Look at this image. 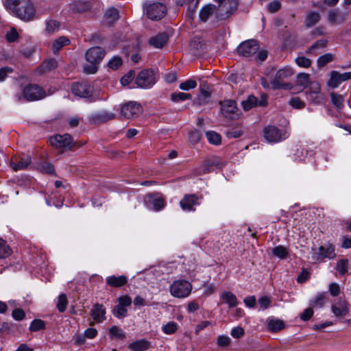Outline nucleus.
I'll list each match as a JSON object with an SVG mask.
<instances>
[{
  "label": "nucleus",
  "instance_id": "obj_1",
  "mask_svg": "<svg viewBox=\"0 0 351 351\" xmlns=\"http://www.w3.org/2000/svg\"><path fill=\"white\" fill-rule=\"evenodd\" d=\"M105 54V50L100 47L89 49L86 53V59L91 65L84 66V71L86 73H96L97 70L96 65L102 60Z\"/></svg>",
  "mask_w": 351,
  "mask_h": 351
},
{
  "label": "nucleus",
  "instance_id": "obj_2",
  "mask_svg": "<svg viewBox=\"0 0 351 351\" xmlns=\"http://www.w3.org/2000/svg\"><path fill=\"white\" fill-rule=\"evenodd\" d=\"M35 12L36 10L32 1L23 0L21 1L12 14L24 21H29L34 19Z\"/></svg>",
  "mask_w": 351,
  "mask_h": 351
},
{
  "label": "nucleus",
  "instance_id": "obj_3",
  "mask_svg": "<svg viewBox=\"0 0 351 351\" xmlns=\"http://www.w3.org/2000/svg\"><path fill=\"white\" fill-rule=\"evenodd\" d=\"M192 286L189 282L184 280L174 281L170 286V293L176 298H183L189 295Z\"/></svg>",
  "mask_w": 351,
  "mask_h": 351
},
{
  "label": "nucleus",
  "instance_id": "obj_4",
  "mask_svg": "<svg viewBox=\"0 0 351 351\" xmlns=\"http://www.w3.org/2000/svg\"><path fill=\"white\" fill-rule=\"evenodd\" d=\"M135 82L139 88H149L156 82V73L152 69L143 70L138 74Z\"/></svg>",
  "mask_w": 351,
  "mask_h": 351
},
{
  "label": "nucleus",
  "instance_id": "obj_5",
  "mask_svg": "<svg viewBox=\"0 0 351 351\" xmlns=\"http://www.w3.org/2000/svg\"><path fill=\"white\" fill-rule=\"evenodd\" d=\"M166 13L167 8L165 5L160 2L149 3L146 8V14L151 20H160L165 16Z\"/></svg>",
  "mask_w": 351,
  "mask_h": 351
},
{
  "label": "nucleus",
  "instance_id": "obj_6",
  "mask_svg": "<svg viewBox=\"0 0 351 351\" xmlns=\"http://www.w3.org/2000/svg\"><path fill=\"white\" fill-rule=\"evenodd\" d=\"M222 114L230 119H237L241 114V111L237 107L236 101L232 99H226L220 101Z\"/></svg>",
  "mask_w": 351,
  "mask_h": 351
},
{
  "label": "nucleus",
  "instance_id": "obj_7",
  "mask_svg": "<svg viewBox=\"0 0 351 351\" xmlns=\"http://www.w3.org/2000/svg\"><path fill=\"white\" fill-rule=\"evenodd\" d=\"M259 49L257 40L251 39L243 42L237 48L238 53L245 58H250L256 54Z\"/></svg>",
  "mask_w": 351,
  "mask_h": 351
},
{
  "label": "nucleus",
  "instance_id": "obj_8",
  "mask_svg": "<svg viewBox=\"0 0 351 351\" xmlns=\"http://www.w3.org/2000/svg\"><path fill=\"white\" fill-rule=\"evenodd\" d=\"M143 112L141 105L134 101L124 104L121 108V114L126 119H132L138 116Z\"/></svg>",
  "mask_w": 351,
  "mask_h": 351
},
{
  "label": "nucleus",
  "instance_id": "obj_9",
  "mask_svg": "<svg viewBox=\"0 0 351 351\" xmlns=\"http://www.w3.org/2000/svg\"><path fill=\"white\" fill-rule=\"evenodd\" d=\"M265 138L269 143H278L287 138V133L282 132L274 125H268L263 130Z\"/></svg>",
  "mask_w": 351,
  "mask_h": 351
},
{
  "label": "nucleus",
  "instance_id": "obj_10",
  "mask_svg": "<svg viewBox=\"0 0 351 351\" xmlns=\"http://www.w3.org/2000/svg\"><path fill=\"white\" fill-rule=\"evenodd\" d=\"M23 94L27 101L42 99L46 96L45 91L36 84H29L25 86L23 90Z\"/></svg>",
  "mask_w": 351,
  "mask_h": 351
},
{
  "label": "nucleus",
  "instance_id": "obj_11",
  "mask_svg": "<svg viewBox=\"0 0 351 351\" xmlns=\"http://www.w3.org/2000/svg\"><path fill=\"white\" fill-rule=\"evenodd\" d=\"M50 144L56 148L71 149L73 147V139L70 134H56L49 138Z\"/></svg>",
  "mask_w": 351,
  "mask_h": 351
},
{
  "label": "nucleus",
  "instance_id": "obj_12",
  "mask_svg": "<svg viewBox=\"0 0 351 351\" xmlns=\"http://www.w3.org/2000/svg\"><path fill=\"white\" fill-rule=\"evenodd\" d=\"M93 92V87L86 82H75L71 86V93L82 98L90 97Z\"/></svg>",
  "mask_w": 351,
  "mask_h": 351
},
{
  "label": "nucleus",
  "instance_id": "obj_13",
  "mask_svg": "<svg viewBox=\"0 0 351 351\" xmlns=\"http://www.w3.org/2000/svg\"><path fill=\"white\" fill-rule=\"evenodd\" d=\"M223 164L217 157L206 159L197 169V174L202 175L213 171L215 168H221Z\"/></svg>",
  "mask_w": 351,
  "mask_h": 351
},
{
  "label": "nucleus",
  "instance_id": "obj_14",
  "mask_svg": "<svg viewBox=\"0 0 351 351\" xmlns=\"http://www.w3.org/2000/svg\"><path fill=\"white\" fill-rule=\"evenodd\" d=\"M351 79V71L340 73L337 71L330 73V77L328 81V85L331 88H337L342 82Z\"/></svg>",
  "mask_w": 351,
  "mask_h": 351
},
{
  "label": "nucleus",
  "instance_id": "obj_15",
  "mask_svg": "<svg viewBox=\"0 0 351 351\" xmlns=\"http://www.w3.org/2000/svg\"><path fill=\"white\" fill-rule=\"evenodd\" d=\"M292 75L293 72L290 68H284L278 70L276 73L274 78L271 81L272 88L277 89L280 88L282 85V82Z\"/></svg>",
  "mask_w": 351,
  "mask_h": 351
},
{
  "label": "nucleus",
  "instance_id": "obj_16",
  "mask_svg": "<svg viewBox=\"0 0 351 351\" xmlns=\"http://www.w3.org/2000/svg\"><path fill=\"white\" fill-rule=\"evenodd\" d=\"M199 197L195 194L185 195L184 197L180 200V205L184 210L194 211V206L199 205L198 200Z\"/></svg>",
  "mask_w": 351,
  "mask_h": 351
},
{
  "label": "nucleus",
  "instance_id": "obj_17",
  "mask_svg": "<svg viewBox=\"0 0 351 351\" xmlns=\"http://www.w3.org/2000/svg\"><path fill=\"white\" fill-rule=\"evenodd\" d=\"M332 311L337 317L346 316L349 313L348 302L344 300H339L332 306Z\"/></svg>",
  "mask_w": 351,
  "mask_h": 351
},
{
  "label": "nucleus",
  "instance_id": "obj_18",
  "mask_svg": "<svg viewBox=\"0 0 351 351\" xmlns=\"http://www.w3.org/2000/svg\"><path fill=\"white\" fill-rule=\"evenodd\" d=\"M179 3L181 5H187L186 16L191 21H193L199 4V0H179Z\"/></svg>",
  "mask_w": 351,
  "mask_h": 351
},
{
  "label": "nucleus",
  "instance_id": "obj_19",
  "mask_svg": "<svg viewBox=\"0 0 351 351\" xmlns=\"http://www.w3.org/2000/svg\"><path fill=\"white\" fill-rule=\"evenodd\" d=\"M335 246L330 243H328L319 247L317 260L325 258L332 259L335 257Z\"/></svg>",
  "mask_w": 351,
  "mask_h": 351
},
{
  "label": "nucleus",
  "instance_id": "obj_20",
  "mask_svg": "<svg viewBox=\"0 0 351 351\" xmlns=\"http://www.w3.org/2000/svg\"><path fill=\"white\" fill-rule=\"evenodd\" d=\"M105 314L106 308L99 303L95 304L90 311L91 317L98 323H101L106 319Z\"/></svg>",
  "mask_w": 351,
  "mask_h": 351
},
{
  "label": "nucleus",
  "instance_id": "obj_21",
  "mask_svg": "<svg viewBox=\"0 0 351 351\" xmlns=\"http://www.w3.org/2000/svg\"><path fill=\"white\" fill-rule=\"evenodd\" d=\"M169 36L167 34L162 32L152 36L149 40V44L155 48H162L167 43Z\"/></svg>",
  "mask_w": 351,
  "mask_h": 351
},
{
  "label": "nucleus",
  "instance_id": "obj_22",
  "mask_svg": "<svg viewBox=\"0 0 351 351\" xmlns=\"http://www.w3.org/2000/svg\"><path fill=\"white\" fill-rule=\"evenodd\" d=\"M219 4V7L226 10L228 15L232 14L238 8V0H215Z\"/></svg>",
  "mask_w": 351,
  "mask_h": 351
},
{
  "label": "nucleus",
  "instance_id": "obj_23",
  "mask_svg": "<svg viewBox=\"0 0 351 351\" xmlns=\"http://www.w3.org/2000/svg\"><path fill=\"white\" fill-rule=\"evenodd\" d=\"M145 201L152 205L153 208L158 211L164 208L165 200L162 197L157 194H149L146 196Z\"/></svg>",
  "mask_w": 351,
  "mask_h": 351
},
{
  "label": "nucleus",
  "instance_id": "obj_24",
  "mask_svg": "<svg viewBox=\"0 0 351 351\" xmlns=\"http://www.w3.org/2000/svg\"><path fill=\"white\" fill-rule=\"evenodd\" d=\"M58 66V62L54 58H49L44 61L37 69L39 74L49 73L56 69Z\"/></svg>",
  "mask_w": 351,
  "mask_h": 351
},
{
  "label": "nucleus",
  "instance_id": "obj_25",
  "mask_svg": "<svg viewBox=\"0 0 351 351\" xmlns=\"http://www.w3.org/2000/svg\"><path fill=\"white\" fill-rule=\"evenodd\" d=\"M106 282L111 287H121L127 284L128 279L125 276H110L106 278Z\"/></svg>",
  "mask_w": 351,
  "mask_h": 351
},
{
  "label": "nucleus",
  "instance_id": "obj_26",
  "mask_svg": "<svg viewBox=\"0 0 351 351\" xmlns=\"http://www.w3.org/2000/svg\"><path fill=\"white\" fill-rule=\"evenodd\" d=\"M216 6L213 4H208L204 6L199 11V17L202 22H206L208 19L213 14Z\"/></svg>",
  "mask_w": 351,
  "mask_h": 351
},
{
  "label": "nucleus",
  "instance_id": "obj_27",
  "mask_svg": "<svg viewBox=\"0 0 351 351\" xmlns=\"http://www.w3.org/2000/svg\"><path fill=\"white\" fill-rule=\"evenodd\" d=\"M119 11L114 8H108L104 14V22L108 25H112L116 21L118 20Z\"/></svg>",
  "mask_w": 351,
  "mask_h": 351
},
{
  "label": "nucleus",
  "instance_id": "obj_28",
  "mask_svg": "<svg viewBox=\"0 0 351 351\" xmlns=\"http://www.w3.org/2000/svg\"><path fill=\"white\" fill-rule=\"evenodd\" d=\"M149 347V342L145 339L134 341L128 346V348L132 351H145Z\"/></svg>",
  "mask_w": 351,
  "mask_h": 351
},
{
  "label": "nucleus",
  "instance_id": "obj_29",
  "mask_svg": "<svg viewBox=\"0 0 351 351\" xmlns=\"http://www.w3.org/2000/svg\"><path fill=\"white\" fill-rule=\"evenodd\" d=\"M31 163V158L28 156H23L19 162H12L10 165L14 171L26 169Z\"/></svg>",
  "mask_w": 351,
  "mask_h": 351
},
{
  "label": "nucleus",
  "instance_id": "obj_30",
  "mask_svg": "<svg viewBox=\"0 0 351 351\" xmlns=\"http://www.w3.org/2000/svg\"><path fill=\"white\" fill-rule=\"evenodd\" d=\"M211 90H210L208 84H202L200 85V95L197 99L199 105H204L207 102V99L210 97Z\"/></svg>",
  "mask_w": 351,
  "mask_h": 351
},
{
  "label": "nucleus",
  "instance_id": "obj_31",
  "mask_svg": "<svg viewBox=\"0 0 351 351\" xmlns=\"http://www.w3.org/2000/svg\"><path fill=\"white\" fill-rule=\"evenodd\" d=\"M285 328L283 321L278 319H271L267 322V328L271 332H278Z\"/></svg>",
  "mask_w": 351,
  "mask_h": 351
},
{
  "label": "nucleus",
  "instance_id": "obj_32",
  "mask_svg": "<svg viewBox=\"0 0 351 351\" xmlns=\"http://www.w3.org/2000/svg\"><path fill=\"white\" fill-rule=\"evenodd\" d=\"M221 298L223 302L228 304L229 308H233L237 306L238 300L237 297L232 292L224 291Z\"/></svg>",
  "mask_w": 351,
  "mask_h": 351
},
{
  "label": "nucleus",
  "instance_id": "obj_33",
  "mask_svg": "<svg viewBox=\"0 0 351 351\" xmlns=\"http://www.w3.org/2000/svg\"><path fill=\"white\" fill-rule=\"evenodd\" d=\"M70 43L69 39L66 36H60L55 40L52 45L53 52L58 53L63 47L68 45Z\"/></svg>",
  "mask_w": 351,
  "mask_h": 351
},
{
  "label": "nucleus",
  "instance_id": "obj_34",
  "mask_svg": "<svg viewBox=\"0 0 351 351\" xmlns=\"http://www.w3.org/2000/svg\"><path fill=\"white\" fill-rule=\"evenodd\" d=\"M320 19V15L317 12H309L305 19V25L306 27H311L317 24Z\"/></svg>",
  "mask_w": 351,
  "mask_h": 351
},
{
  "label": "nucleus",
  "instance_id": "obj_35",
  "mask_svg": "<svg viewBox=\"0 0 351 351\" xmlns=\"http://www.w3.org/2000/svg\"><path fill=\"white\" fill-rule=\"evenodd\" d=\"M256 105H258V99L252 95H249L245 100L241 102V106L245 111L250 110Z\"/></svg>",
  "mask_w": 351,
  "mask_h": 351
},
{
  "label": "nucleus",
  "instance_id": "obj_36",
  "mask_svg": "<svg viewBox=\"0 0 351 351\" xmlns=\"http://www.w3.org/2000/svg\"><path fill=\"white\" fill-rule=\"evenodd\" d=\"M12 252L11 248L6 245L5 241L0 239V259L6 258Z\"/></svg>",
  "mask_w": 351,
  "mask_h": 351
},
{
  "label": "nucleus",
  "instance_id": "obj_37",
  "mask_svg": "<svg viewBox=\"0 0 351 351\" xmlns=\"http://www.w3.org/2000/svg\"><path fill=\"white\" fill-rule=\"evenodd\" d=\"M272 252L276 257L280 259H285L288 255L289 250L287 247L282 245H278L273 248Z\"/></svg>",
  "mask_w": 351,
  "mask_h": 351
},
{
  "label": "nucleus",
  "instance_id": "obj_38",
  "mask_svg": "<svg viewBox=\"0 0 351 351\" xmlns=\"http://www.w3.org/2000/svg\"><path fill=\"white\" fill-rule=\"evenodd\" d=\"M68 304L67 298L66 294L62 293L58 297L57 303V308L60 313L65 311Z\"/></svg>",
  "mask_w": 351,
  "mask_h": 351
},
{
  "label": "nucleus",
  "instance_id": "obj_39",
  "mask_svg": "<svg viewBox=\"0 0 351 351\" xmlns=\"http://www.w3.org/2000/svg\"><path fill=\"white\" fill-rule=\"evenodd\" d=\"M332 104L337 108L340 109L343 106V97L341 95L332 93L330 94Z\"/></svg>",
  "mask_w": 351,
  "mask_h": 351
},
{
  "label": "nucleus",
  "instance_id": "obj_40",
  "mask_svg": "<svg viewBox=\"0 0 351 351\" xmlns=\"http://www.w3.org/2000/svg\"><path fill=\"white\" fill-rule=\"evenodd\" d=\"M206 137L209 143L214 144V145H219L221 143V136L213 131H209L207 132Z\"/></svg>",
  "mask_w": 351,
  "mask_h": 351
},
{
  "label": "nucleus",
  "instance_id": "obj_41",
  "mask_svg": "<svg viewBox=\"0 0 351 351\" xmlns=\"http://www.w3.org/2000/svg\"><path fill=\"white\" fill-rule=\"evenodd\" d=\"M204 45L202 40L198 37L193 38L190 43V48L191 50L194 51L195 53L202 50Z\"/></svg>",
  "mask_w": 351,
  "mask_h": 351
},
{
  "label": "nucleus",
  "instance_id": "obj_42",
  "mask_svg": "<svg viewBox=\"0 0 351 351\" xmlns=\"http://www.w3.org/2000/svg\"><path fill=\"white\" fill-rule=\"evenodd\" d=\"M115 117L114 114L108 112H104L99 114H97L95 117V121L98 123H104L108 120L113 119Z\"/></svg>",
  "mask_w": 351,
  "mask_h": 351
},
{
  "label": "nucleus",
  "instance_id": "obj_43",
  "mask_svg": "<svg viewBox=\"0 0 351 351\" xmlns=\"http://www.w3.org/2000/svg\"><path fill=\"white\" fill-rule=\"evenodd\" d=\"M38 169L40 172L47 173V174L52 175V174L55 173V170H54L53 166L51 163H48V162H43V163L40 164L38 166Z\"/></svg>",
  "mask_w": 351,
  "mask_h": 351
},
{
  "label": "nucleus",
  "instance_id": "obj_44",
  "mask_svg": "<svg viewBox=\"0 0 351 351\" xmlns=\"http://www.w3.org/2000/svg\"><path fill=\"white\" fill-rule=\"evenodd\" d=\"M171 99L175 102H178L180 101H184L186 99H191V95L189 93H172L171 95Z\"/></svg>",
  "mask_w": 351,
  "mask_h": 351
},
{
  "label": "nucleus",
  "instance_id": "obj_45",
  "mask_svg": "<svg viewBox=\"0 0 351 351\" xmlns=\"http://www.w3.org/2000/svg\"><path fill=\"white\" fill-rule=\"evenodd\" d=\"M333 59V56L331 53H326L320 56L317 59V66L321 68L330 62Z\"/></svg>",
  "mask_w": 351,
  "mask_h": 351
},
{
  "label": "nucleus",
  "instance_id": "obj_46",
  "mask_svg": "<svg viewBox=\"0 0 351 351\" xmlns=\"http://www.w3.org/2000/svg\"><path fill=\"white\" fill-rule=\"evenodd\" d=\"M109 333L112 338L117 337L122 339L125 338V335L123 332V330L116 326H112L110 329Z\"/></svg>",
  "mask_w": 351,
  "mask_h": 351
},
{
  "label": "nucleus",
  "instance_id": "obj_47",
  "mask_svg": "<svg viewBox=\"0 0 351 351\" xmlns=\"http://www.w3.org/2000/svg\"><path fill=\"white\" fill-rule=\"evenodd\" d=\"M178 330V324L176 322H170L163 326L162 331L165 334L171 335L176 332Z\"/></svg>",
  "mask_w": 351,
  "mask_h": 351
},
{
  "label": "nucleus",
  "instance_id": "obj_48",
  "mask_svg": "<svg viewBox=\"0 0 351 351\" xmlns=\"http://www.w3.org/2000/svg\"><path fill=\"white\" fill-rule=\"evenodd\" d=\"M45 322L41 319H34L32 322L29 330L32 332H36L45 328Z\"/></svg>",
  "mask_w": 351,
  "mask_h": 351
},
{
  "label": "nucleus",
  "instance_id": "obj_49",
  "mask_svg": "<svg viewBox=\"0 0 351 351\" xmlns=\"http://www.w3.org/2000/svg\"><path fill=\"white\" fill-rule=\"evenodd\" d=\"M309 84V75L305 73H299L297 76V84L306 86Z\"/></svg>",
  "mask_w": 351,
  "mask_h": 351
},
{
  "label": "nucleus",
  "instance_id": "obj_50",
  "mask_svg": "<svg viewBox=\"0 0 351 351\" xmlns=\"http://www.w3.org/2000/svg\"><path fill=\"white\" fill-rule=\"evenodd\" d=\"M112 313L116 317L123 318L127 315L128 311L125 308L118 304L114 306Z\"/></svg>",
  "mask_w": 351,
  "mask_h": 351
},
{
  "label": "nucleus",
  "instance_id": "obj_51",
  "mask_svg": "<svg viewBox=\"0 0 351 351\" xmlns=\"http://www.w3.org/2000/svg\"><path fill=\"white\" fill-rule=\"evenodd\" d=\"M348 265V260L342 259L337 263L336 269L341 275H344L347 272Z\"/></svg>",
  "mask_w": 351,
  "mask_h": 351
},
{
  "label": "nucleus",
  "instance_id": "obj_52",
  "mask_svg": "<svg viewBox=\"0 0 351 351\" xmlns=\"http://www.w3.org/2000/svg\"><path fill=\"white\" fill-rule=\"evenodd\" d=\"M325 301H326V298H325L324 295L322 293H319L311 302V305L313 306V307L321 308L324 306Z\"/></svg>",
  "mask_w": 351,
  "mask_h": 351
},
{
  "label": "nucleus",
  "instance_id": "obj_53",
  "mask_svg": "<svg viewBox=\"0 0 351 351\" xmlns=\"http://www.w3.org/2000/svg\"><path fill=\"white\" fill-rule=\"evenodd\" d=\"M197 86V82L194 80H188L182 83H181L179 86L180 88L183 90H189L190 89L195 88Z\"/></svg>",
  "mask_w": 351,
  "mask_h": 351
},
{
  "label": "nucleus",
  "instance_id": "obj_54",
  "mask_svg": "<svg viewBox=\"0 0 351 351\" xmlns=\"http://www.w3.org/2000/svg\"><path fill=\"white\" fill-rule=\"evenodd\" d=\"M230 341V338L226 335H219L217 339V346L221 348L228 347Z\"/></svg>",
  "mask_w": 351,
  "mask_h": 351
},
{
  "label": "nucleus",
  "instance_id": "obj_55",
  "mask_svg": "<svg viewBox=\"0 0 351 351\" xmlns=\"http://www.w3.org/2000/svg\"><path fill=\"white\" fill-rule=\"evenodd\" d=\"M122 64V60L120 57L114 56L108 63L109 68L117 70Z\"/></svg>",
  "mask_w": 351,
  "mask_h": 351
},
{
  "label": "nucleus",
  "instance_id": "obj_56",
  "mask_svg": "<svg viewBox=\"0 0 351 351\" xmlns=\"http://www.w3.org/2000/svg\"><path fill=\"white\" fill-rule=\"evenodd\" d=\"M135 72L134 71H130L127 74L122 77L121 79V83L123 86L128 85L134 79Z\"/></svg>",
  "mask_w": 351,
  "mask_h": 351
},
{
  "label": "nucleus",
  "instance_id": "obj_57",
  "mask_svg": "<svg viewBox=\"0 0 351 351\" xmlns=\"http://www.w3.org/2000/svg\"><path fill=\"white\" fill-rule=\"evenodd\" d=\"M295 62L299 66L304 68H308L311 64V60L304 56L297 58Z\"/></svg>",
  "mask_w": 351,
  "mask_h": 351
},
{
  "label": "nucleus",
  "instance_id": "obj_58",
  "mask_svg": "<svg viewBox=\"0 0 351 351\" xmlns=\"http://www.w3.org/2000/svg\"><path fill=\"white\" fill-rule=\"evenodd\" d=\"M308 99L313 104H319L322 103L323 97L320 92L319 93H308L307 94Z\"/></svg>",
  "mask_w": 351,
  "mask_h": 351
},
{
  "label": "nucleus",
  "instance_id": "obj_59",
  "mask_svg": "<svg viewBox=\"0 0 351 351\" xmlns=\"http://www.w3.org/2000/svg\"><path fill=\"white\" fill-rule=\"evenodd\" d=\"M289 104L295 108L302 109L305 106V104L298 97L291 99Z\"/></svg>",
  "mask_w": 351,
  "mask_h": 351
},
{
  "label": "nucleus",
  "instance_id": "obj_60",
  "mask_svg": "<svg viewBox=\"0 0 351 351\" xmlns=\"http://www.w3.org/2000/svg\"><path fill=\"white\" fill-rule=\"evenodd\" d=\"M118 302L121 306L126 308L127 306H130L132 304V299L128 295L121 296L118 299Z\"/></svg>",
  "mask_w": 351,
  "mask_h": 351
},
{
  "label": "nucleus",
  "instance_id": "obj_61",
  "mask_svg": "<svg viewBox=\"0 0 351 351\" xmlns=\"http://www.w3.org/2000/svg\"><path fill=\"white\" fill-rule=\"evenodd\" d=\"M320 85L317 82H312L309 84L308 90L306 91V94L308 93H319L320 92Z\"/></svg>",
  "mask_w": 351,
  "mask_h": 351
},
{
  "label": "nucleus",
  "instance_id": "obj_62",
  "mask_svg": "<svg viewBox=\"0 0 351 351\" xmlns=\"http://www.w3.org/2000/svg\"><path fill=\"white\" fill-rule=\"evenodd\" d=\"M58 22L54 20H50L48 22H47L46 30L49 33H52L54 32L56 29H58Z\"/></svg>",
  "mask_w": 351,
  "mask_h": 351
},
{
  "label": "nucleus",
  "instance_id": "obj_63",
  "mask_svg": "<svg viewBox=\"0 0 351 351\" xmlns=\"http://www.w3.org/2000/svg\"><path fill=\"white\" fill-rule=\"evenodd\" d=\"M201 138L200 133L198 131H191L189 134V140L193 143H197Z\"/></svg>",
  "mask_w": 351,
  "mask_h": 351
},
{
  "label": "nucleus",
  "instance_id": "obj_64",
  "mask_svg": "<svg viewBox=\"0 0 351 351\" xmlns=\"http://www.w3.org/2000/svg\"><path fill=\"white\" fill-rule=\"evenodd\" d=\"M280 3L278 1H273L271 2H270L268 5H267V10L271 12V13H274V12H276L277 11H278L280 8Z\"/></svg>",
  "mask_w": 351,
  "mask_h": 351
}]
</instances>
